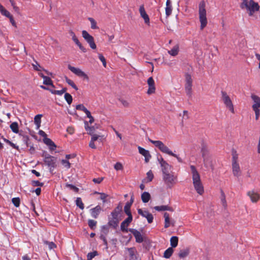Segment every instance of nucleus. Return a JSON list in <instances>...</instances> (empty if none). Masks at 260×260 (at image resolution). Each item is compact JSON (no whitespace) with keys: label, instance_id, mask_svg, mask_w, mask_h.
I'll use <instances>...</instances> for the list:
<instances>
[{"label":"nucleus","instance_id":"f257e3e1","mask_svg":"<svg viewBox=\"0 0 260 260\" xmlns=\"http://www.w3.org/2000/svg\"><path fill=\"white\" fill-rule=\"evenodd\" d=\"M240 7L242 10H246L249 16H252L254 14L259 10L260 6L258 3L254 0H241Z\"/></svg>","mask_w":260,"mask_h":260},{"label":"nucleus","instance_id":"f03ea898","mask_svg":"<svg viewBox=\"0 0 260 260\" xmlns=\"http://www.w3.org/2000/svg\"><path fill=\"white\" fill-rule=\"evenodd\" d=\"M190 168L192 176V183L194 188L198 194L202 195L204 192V189L201 182L200 175L194 166L191 165Z\"/></svg>","mask_w":260,"mask_h":260},{"label":"nucleus","instance_id":"7ed1b4c3","mask_svg":"<svg viewBox=\"0 0 260 260\" xmlns=\"http://www.w3.org/2000/svg\"><path fill=\"white\" fill-rule=\"evenodd\" d=\"M149 141L152 144L154 145L155 147L158 148L159 149V150L162 153L167 154L171 156H173L176 157L179 162H182V159L180 157H179L177 154L174 153L171 150H170V149L167 146H166L161 141H154L151 139H149Z\"/></svg>","mask_w":260,"mask_h":260},{"label":"nucleus","instance_id":"20e7f679","mask_svg":"<svg viewBox=\"0 0 260 260\" xmlns=\"http://www.w3.org/2000/svg\"><path fill=\"white\" fill-rule=\"evenodd\" d=\"M205 1H201L199 6V19L201 23L200 29L203 30L207 24V12Z\"/></svg>","mask_w":260,"mask_h":260},{"label":"nucleus","instance_id":"39448f33","mask_svg":"<svg viewBox=\"0 0 260 260\" xmlns=\"http://www.w3.org/2000/svg\"><path fill=\"white\" fill-rule=\"evenodd\" d=\"M42 156L44 158V162L45 164L49 168V171L52 172L57 166L56 157L51 156L48 154L46 151H44L43 152Z\"/></svg>","mask_w":260,"mask_h":260},{"label":"nucleus","instance_id":"423d86ee","mask_svg":"<svg viewBox=\"0 0 260 260\" xmlns=\"http://www.w3.org/2000/svg\"><path fill=\"white\" fill-rule=\"evenodd\" d=\"M221 100L223 102V104L232 113H235L234 105L233 104L231 99H230L228 93L225 91L222 90L221 91Z\"/></svg>","mask_w":260,"mask_h":260},{"label":"nucleus","instance_id":"0eeeda50","mask_svg":"<svg viewBox=\"0 0 260 260\" xmlns=\"http://www.w3.org/2000/svg\"><path fill=\"white\" fill-rule=\"evenodd\" d=\"M251 98L253 102L252 108L255 113V119L258 120L260 115L259 109L260 108V97L255 94H251Z\"/></svg>","mask_w":260,"mask_h":260},{"label":"nucleus","instance_id":"6e6552de","mask_svg":"<svg viewBox=\"0 0 260 260\" xmlns=\"http://www.w3.org/2000/svg\"><path fill=\"white\" fill-rule=\"evenodd\" d=\"M192 80L189 74H185V90L187 95L191 97L192 95Z\"/></svg>","mask_w":260,"mask_h":260},{"label":"nucleus","instance_id":"1a4fd4ad","mask_svg":"<svg viewBox=\"0 0 260 260\" xmlns=\"http://www.w3.org/2000/svg\"><path fill=\"white\" fill-rule=\"evenodd\" d=\"M82 37L88 43L90 48L92 49H95L96 48V45L94 43L93 37L91 36L86 30H82Z\"/></svg>","mask_w":260,"mask_h":260},{"label":"nucleus","instance_id":"9d476101","mask_svg":"<svg viewBox=\"0 0 260 260\" xmlns=\"http://www.w3.org/2000/svg\"><path fill=\"white\" fill-rule=\"evenodd\" d=\"M163 180L168 187H171L176 183L177 177L168 173L163 175Z\"/></svg>","mask_w":260,"mask_h":260},{"label":"nucleus","instance_id":"9b49d317","mask_svg":"<svg viewBox=\"0 0 260 260\" xmlns=\"http://www.w3.org/2000/svg\"><path fill=\"white\" fill-rule=\"evenodd\" d=\"M68 69L77 76L82 77L84 79H85L87 81L89 80V77L87 75H86L80 69L72 67L70 64L68 65Z\"/></svg>","mask_w":260,"mask_h":260},{"label":"nucleus","instance_id":"f8f14e48","mask_svg":"<svg viewBox=\"0 0 260 260\" xmlns=\"http://www.w3.org/2000/svg\"><path fill=\"white\" fill-rule=\"evenodd\" d=\"M138 213L139 215L146 218L149 223H151L153 222V216L152 214L151 213H149L148 211H146V210L144 211L141 209H138Z\"/></svg>","mask_w":260,"mask_h":260},{"label":"nucleus","instance_id":"ddd939ff","mask_svg":"<svg viewBox=\"0 0 260 260\" xmlns=\"http://www.w3.org/2000/svg\"><path fill=\"white\" fill-rule=\"evenodd\" d=\"M147 84L149 88L147 90L148 94H151L155 92V82L152 77H149L147 80Z\"/></svg>","mask_w":260,"mask_h":260},{"label":"nucleus","instance_id":"4468645a","mask_svg":"<svg viewBox=\"0 0 260 260\" xmlns=\"http://www.w3.org/2000/svg\"><path fill=\"white\" fill-rule=\"evenodd\" d=\"M201 152L202 157H203L204 165L207 167L208 161V150L207 146L205 144H202Z\"/></svg>","mask_w":260,"mask_h":260},{"label":"nucleus","instance_id":"2eb2a0df","mask_svg":"<svg viewBox=\"0 0 260 260\" xmlns=\"http://www.w3.org/2000/svg\"><path fill=\"white\" fill-rule=\"evenodd\" d=\"M129 231L133 234L136 242L141 243L143 241V238L139 231L134 229H130Z\"/></svg>","mask_w":260,"mask_h":260},{"label":"nucleus","instance_id":"dca6fc26","mask_svg":"<svg viewBox=\"0 0 260 260\" xmlns=\"http://www.w3.org/2000/svg\"><path fill=\"white\" fill-rule=\"evenodd\" d=\"M133 220V216H128L121 223L120 229L122 232H127V226Z\"/></svg>","mask_w":260,"mask_h":260},{"label":"nucleus","instance_id":"f3484780","mask_svg":"<svg viewBox=\"0 0 260 260\" xmlns=\"http://www.w3.org/2000/svg\"><path fill=\"white\" fill-rule=\"evenodd\" d=\"M232 173L234 176L239 177L241 175V170L239 163L232 164Z\"/></svg>","mask_w":260,"mask_h":260},{"label":"nucleus","instance_id":"a211bd4d","mask_svg":"<svg viewBox=\"0 0 260 260\" xmlns=\"http://www.w3.org/2000/svg\"><path fill=\"white\" fill-rule=\"evenodd\" d=\"M247 196L250 198L252 203H256L260 199V195L253 190H250L247 192Z\"/></svg>","mask_w":260,"mask_h":260},{"label":"nucleus","instance_id":"6ab92c4d","mask_svg":"<svg viewBox=\"0 0 260 260\" xmlns=\"http://www.w3.org/2000/svg\"><path fill=\"white\" fill-rule=\"evenodd\" d=\"M139 12L141 16L144 19L145 23L147 24H149V17L145 11L144 5H142L140 7Z\"/></svg>","mask_w":260,"mask_h":260},{"label":"nucleus","instance_id":"aec40b11","mask_svg":"<svg viewBox=\"0 0 260 260\" xmlns=\"http://www.w3.org/2000/svg\"><path fill=\"white\" fill-rule=\"evenodd\" d=\"M138 150L139 152L145 157V161L147 163L151 157L149 151L140 146L138 147Z\"/></svg>","mask_w":260,"mask_h":260},{"label":"nucleus","instance_id":"412c9836","mask_svg":"<svg viewBox=\"0 0 260 260\" xmlns=\"http://www.w3.org/2000/svg\"><path fill=\"white\" fill-rule=\"evenodd\" d=\"M128 252L129 260H137V252L135 247L126 248Z\"/></svg>","mask_w":260,"mask_h":260},{"label":"nucleus","instance_id":"4be33fe9","mask_svg":"<svg viewBox=\"0 0 260 260\" xmlns=\"http://www.w3.org/2000/svg\"><path fill=\"white\" fill-rule=\"evenodd\" d=\"M101 211V207L100 205H97L90 210L91 216L94 218H97Z\"/></svg>","mask_w":260,"mask_h":260},{"label":"nucleus","instance_id":"5701e85b","mask_svg":"<svg viewBox=\"0 0 260 260\" xmlns=\"http://www.w3.org/2000/svg\"><path fill=\"white\" fill-rule=\"evenodd\" d=\"M119 223V220L117 218H114V217H109L108 225L109 226H111L113 229H116L118 226V224Z\"/></svg>","mask_w":260,"mask_h":260},{"label":"nucleus","instance_id":"b1692460","mask_svg":"<svg viewBox=\"0 0 260 260\" xmlns=\"http://www.w3.org/2000/svg\"><path fill=\"white\" fill-rule=\"evenodd\" d=\"M43 142L46 145L49 147V149L51 151L54 150L56 149V145L50 139L48 138L47 137L43 139Z\"/></svg>","mask_w":260,"mask_h":260},{"label":"nucleus","instance_id":"393cba45","mask_svg":"<svg viewBox=\"0 0 260 260\" xmlns=\"http://www.w3.org/2000/svg\"><path fill=\"white\" fill-rule=\"evenodd\" d=\"M122 209V206L121 203H119L118 205L114 209V210L111 212V215L114 218H117L119 214L121 212Z\"/></svg>","mask_w":260,"mask_h":260},{"label":"nucleus","instance_id":"a878e982","mask_svg":"<svg viewBox=\"0 0 260 260\" xmlns=\"http://www.w3.org/2000/svg\"><path fill=\"white\" fill-rule=\"evenodd\" d=\"M172 6L171 4L170 0H167L166 2V7L165 9L166 15L167 17L169 16L172 12Z\"/></svg>","mask_w":260,"mask_h":260},{"label":"nucleus","instance_id":"bb28decb","mask_svg":"<svg viewBox=\"0 0 260 260\" xmlns=\"http://www.w3.org/2000/svg\"><path fill=\"white\" fill-rule=\"evenodd\" d=\"M84 127L88 135H92V134H94V132L95 131L94 127L89 126L88 125V122L86 121L84 122Z\"/></svg>","mask_w":260,"mask_h":260},{"label":"nucleus","instance_id":"cd10ccee","mask_svg":"<svg viewBox=\"0 0 260 260\" xmlns=\"http://www.w3.org/2000/svg\"><path fill=\"white\" fill-rule=\"evenodd\" d=\"M179 45L177 44L175 46H174L171 50H169L168 51V52L170 55H171L173 56H175L177 55H178V54L179 53Z\"/></svg>","mask_w":260,"mask_h":260},{"label":"nucleus","instance_id":"c85d7f7f","mask_svg":"<svg viewBox=\"0 0 260 260\" xmlns=\"http://www.w3.org/2000/svg\"><path fill=\"white\" fill-rule=\"evenodd\" d=\"M154 209L158 211H172L171 207L168 206L162 205V206H156L154 207Z\"/></svg>","mask_w":260,"mask_h":260},{"label":"nucleus","instance_id":"c756f323","mask_svg":"<svg viewBox=\"0 0 260 260\" xmlns=\"http://www.w3.org/2000/svg\"><path fill=\"white\" fill-rule=\"evenodd\" d=\"M150 194L148 192H144L141 195V199L143 203H146L149 202L150 199Z\"/></svg>","mask_w":260,"mask_h":260},{"label":"nucleus","instance_id":"7c9ffc66","mask_svg":"<svg viewBox=\"0 0 260 260\" xmlns=\"http://www.w3.org/2000/svg\"><path fill=\"white\" fill-rule=\"evenodd\" d=\"M189 253V250L188 248L180 250L178 256L181 258H183L186 257Z\"/></svg>","mask_w":260,"mask_h":260},{"label":"nucleus","instance_id":"2f4dec72","mask_svg":"<svg viewBox=\"0 0 260 260\" xmlns=\"http://www.w3.org/2000/svg\"><path fill=\"white\" fill-rule=\"evenodd\" d=\"M174 250L172 247H169L166 250L164 253V257L166 258H169L172 255Z\"/></svg>","mask_w":260,"mask_h":260},{"label":"nucleus","instance_id":"473e14b6","mask_svg":"<svg viewBox=\"0 0 260 260\" xmlns=\"http://www.w3.org/2000/svg\"><path fill=\"white\" fill-rule=\"evenodd\" d=\"M170 243L172 248L176 247L178 243V238L176 236L172 237L170 239Z\"/></svg>","mask_w":260,"mask_h":260},{"label":"nucleus","instance_id":"72a5a7b5","mask_svg":"<svg viewBox=\"0 0 260 260\" xmlns=\"http://www.w3.org/2000/svg\"><path fill=\"white\" fill-rule=\"evenodd\" d=\"M161 167L163 175L169 173L171 168V166L167 162L161 165Z\"/></svg>","mask_w":260,"mask_h":260},{"label":"nucleus","instance_id":"f704fd0d","mask_svg":"<svg viewBox=\"0 0 260 260\" xmlns=\"http://www.w3.org/2000/svg\"><path fill=\"white\" fill-rule=\"evenodd\" d=\"M164 217H165V228H168L170 226V215L167 212H165L164 213Z\"/></svg>","mask_w":260,"mask_h":260},{"label":"nucleus","instance_id":"c9c22d12","mask_svg":"<svg viewBox=\"0 0 260 260\" xmlns=\"http://www.w3.org/2000/svg\"><path fill=\"white\" fill-rule=\"evenodd\" d=\"M10 127L12 131L16 134H17L19 132V127L18 123L16 122H12L10 125Z\"/></svg>","mask_w":260,"mask_h":260},{"label":"nucleus","instance_id":"e433bc0d","mask_svg":"<svg viewBox=\"0 0 260 260\" xmlns=\"http://www.w3.org/2000/svg\"><path fill=\"white\" fill-rule=\"evenodd\" d=\"M131 205L129 204H125L124 207V211L128 216H133L131 211Z\"/></svg>","mask_w":260,"mask_h":260},{"label":"nucleus","instance_id":"4c0bfd02","mask_svg":"<svg viewBox=\"0 0 260 260\" xmlns=\"http://www.w3.org/2000/svg\"><path fill=\"white\" fill-rule=\"evenodd\" d=\"M43 84L47 85H51L53 87H54L51 78L47 76L43 77Z\"/></svg>","mask_w":260,"mask_h":260},{"label":"nucleus","instance_id":"58836bf2","mask_svg":"<svg viewBox=\"0 0 260 260\" xmlns=\"http://www.w3.org/2000/svg\"><path fill=\"white\" fill-rule=\"evenodd\" d=\"M51 92L54 94H57L59 95H61L63 93H66L67 88H63L61 90H50Z\"/></svg>","mask_w":260,"mask_h":260},{"label":"nucleus","instance_id":"ea45409f","mask_svg":"<svg viewBox=\"0 0 260 260\" xmlns=\"http://www.w3.org/2000/svg\"><path fill=\"white\" fill-rule=\"evenodd\" d=\"M235 163H239L238 162V154L236 151H233L232 164H235Z\"/></svg>","mask_w":260,"mask_h":260},{"label":"nucleus","instance_id":"a19ab883","mask_svg":"<svg viewBox=\"0 0 260 260\" xmlns=\"http://www.w3.org/2000/svg\"><path fill=\"white\" fill-rule=\"evenodd\" d=\"M88 20L90 21L91 23V28L92 29H95L99 28L98 26L96 25V22L93 18L91 17H89L88 18Z\"/></svg>","mask_w":260,"mask_h":260},{"label":"nucleus","instance_id":"79ce46f5","mask_svg":"<svg viewBox=\"0 0 260 260\" xmlns=\"http://www.w3.org/2000/svg\"><path fill=\"white\" fill-rule=\"evenodd\" d=\"M76 204L80 209L83 210L84 208V204L83 203L81 198H77L76 200Z\"/></svg>","mask_w":260,"mask_h":260},{"label":"nucleus","instance_id":"37998d69","mask_svg":"<svg viewBox=\"0 0 260 260\" xmlns=\"http://www.w3.org/2000/svg\"><path fill=\"white\" fill-rule=\"evenodd\" d=\"M66 82L71 86H72L74 89H75L76 90H78V88L77 86L76 85V84L74 83L73 81L72 80L69 79L68 77H66Z\"/></svg>","mask_w":260,"mask_h":260},{"label":"nucleus","instance_id":"c03bdc74","mask_svg":"<svg viewBox=\"0 0 260 260\" xmlns=\"http://www.w3.org/2000/svg\"><path fill=\"white\" fill-rule=\"evenodd\" d=\"M64 99L69 105H71L73 101L72 95L69 93H65Z\"/></svg>","mask_w":260,"mask_h":260},{"label":"nucleus","instance_id":"a18cd8bd","mask_svg":"<svg viewBox=\"0 0 260 260\" xmlns=\"http://www.w3.org/2000/svg\"><path fill=\"white\" fill-rule=\"evenodd\" d=\"M97 224V221L93 219H89L88 221V224L91 230H94Z\"/></svg>","mask_w":260,"mask_h":260},{"label":"nucleus","instance_id":"49530a36","mask_svg":"<svg viewBox=\"0 0 260 260\" xmlns=\"http://www.w3.org/2000/svg\"><path fill=\"white\" fill-rule=\"evenodd\" d=\"M98 254H99L97 251H94L93 252H89L87 254V260H91L95 256L98 255Z\"/></svg>","mask_w":260,"mask_h":260},{"label":"nucleus","instance_id":"de8ad7c7","mask_svg":"<svg viewBox=\"0 0 260 260\" xmlns=\"http://www.w3.org/2000/svg\"><path fill=\"white\" fill-rule=\"evenodd\" d=\"M0 12L2 15L8 18H9L12 15L10 13L7 11L4 7L0 10Z\"/></svg>","mask_w":260,"mask_h":260},{"label":"nucleus","instance_id":"09e8293b","mask_svg":"<svg viewBox=\"0 0 260 260\" xmlns=\"http://www.w3.org/2000/svg\"><path fill=\"white\" fill-rule=\"evenodd\" d=\"M109 232V226L108 225L102 226L101 230V234L107 235Z\"/></svg>","mask_w":260,"mask_h":260},{"label":"nucleus","instance_id":"8fccbe9b","mask_svg":"<svg viewBox=\"0 0 260 260\" xmlns=\"http://www.w3.org/2000/svg\"><path fill=\"white\" fill-rule=\"evenodd\" d=\"M42 117V115L41 114H38L35 116L34 118V122L36 125H41Z\"/></svg>","mask_w":260,"mask_h":260},{"label":"nucleus","instance_id":"3c124183","mask_svg":"<svg viewBox=\"0 0 260 260\" xmlns=\"http://www.w3.org/2000/svg\"><path fill=\"white\" fill-rule=\"evenodd\" d=\"M12 202L16 207H18L20 205V200L19 198H14L12 199Z\"/></svg>","mask_w":260,"mask_h":260},{"label":"nucleus","instance_id":"603ef678","mask_svg":"<svg viewBox=\"0 0 260 260\" xmlns=\"http://www.w3.org/2000/svg\"><path fill=\"white\" fill-rule=\"evenodd\" d=\"M66 187L69 188L71 190H73L75 192H78L79 189L78 187L75 186V185L71 184H66Z\"/></svg>","mask_w":260,"mask_h":260},{"label":"nucleus","instance_id":"864d4df0","mask_svg":"<svg viewBox=\"0 0 260 260\" xmlns=\"http://www.w3.org/2000/svg\"><path fill=\"white\" fill-rule=\"evenodd\" d=\"M91 136V140L94 142L95 141H97L99 140L100 141H102V136L96 135V134H92Z\"/></svg>","mask_w":260,"mask_h":260},{"label":"nucleus","instance_id":"5fc2aeb1","mask_svg":"<svg viewBox=\"0 0 260 260\" xmlns=\"http://www.w3.org/2000/svg\"><path fill=\"white\" fill-rule=\"evenodd\" d=\"M36 64L32 63V66L35 70L40 71L41 70H43V68L40 66V65L38 63L37 61H35Z\"/></svg>","mask_w":260,"mask_h":260},{"label":"nucleus","instance_id":"6e6d98bb","mask_svg":"<svg viewBox=\"0 0 260 260\" xmlns=\"http://www.w3.org/2000/svg\"><path fill=\"white\" fill-rule=\"evenodd\" d=\"M62 165L67 169H69L71 168V164L70 162L65 159H62L61 161Z\"/></svg>","mask_w":260,"mask_h":260},{"label":"nucleus","instance_id":"4d7b16f0","mask_svg":"<svg viewBox=\"0 0 260 260\" xmlns=\"http://www.w3.org/2000/svg\"><path fill=\"white\" fill-rule=\"evenodd\" d=\"M44 243L48 245L50 249H54L56 247V245L52 242L44 241Z\"/></svg>","mask_w":260,"mask_h":260},{"label":"nucleus","instance_id":"13d9d810","mask_svg":"<svg viewBox=\"0 0 260 260\" xmlns=\"http://www.w3.org/2000/svg\"><path fill=\"white\" fill-rule=\"evenodd\" d=\"M99 58L102 62L104 67H106V60L105 57L103 55V54L99 53Z\"/></svg>","mask_w":260,"mask_h":260},{"label":"nucleus","instance_id":"bf43d9fd","mask_svg":"<svg viewBox=\"0 0 260 260\" xmlns=\"http://www.w3.org/2000/svg\"><path fill=\"white\" fill-rule=\"evenodd\" d=\"M147 178L149 182L151 181L152 180L153 178V174L151 170L147 172Z\"/></svg>","mask_w":260,"mask_h":260},{"label":"nucleus","instance_id":"052dcab7","mask_svg":"<svg viewBox=\"0 0 260 260\" xmlns=\"http://www.w3.org/2000/svg\"><path fill=\"white\" fill-rule=\"evenodd\" d=\"M31 184L34 186H42L44 185V183L42 182H40L39 181H32Z\"/></svg>","mask_w":260,"mask_h":260},{"label":"nucleus","instance_id":"680f3d73","mask_svg":"<svg viewBox=\"0 0 260 260\" xmlns=\"http://www.w3.org/2000/svg\"><path fill=\"white\" fill-rule=\"evenodd\" d=\"M119 101L124 107H128L129 106V103L127 101L124 99H120Z\"/></svg>","mask_w":260,"mask_h":260},{"label":"nucleus","instance_id":"e2e57ef3","mask_svg":"<svg viewBox=\"0 0 260 260\" xmlns=\"http://www.w3.org/2000/svg\"><path fill=\"white\" fill-rule=\"evenodd\" d=\"M76 109L84 112L86 108L83 104H79L76 106Z\"/></svg>","mask_w":260,"mask_h":260},{"label":"nucleus","instance_id":"0e129e2a","mask_svg":"<svg viewBox=\"0 0 260 260\" xmlns=\"http://www.w3.org/2000/svg\"><path fill=\"white\" fill-rule=\"evenodd\" d=\"M114 169L116 170H121L123 169V166L121 163L116 162L114 165Z\"/></svg>","mask_w":260,"mask_h":260},{"label":"nucleus","instance_id":"69168bd1","mask_svg":"<svg viewBox=\"0 0 260 260\" xmlns=\"http://www.w3.org/2000/svg\"><path fill=\"white\" fill-rule=\"evenodd\" d=\"M67 132L70 135L75 133V128L73 126H69L67 128Z\"/></svg>","mask_w":260,"mask_h":260},{"label":"nucleus","instance_id":"338daca9","mask_svg":"<svg viewBox=\"0 0 260 260\" xmlns=\"http://www.w3.org/2000/svg\"><path fill=\"white\" fill-rule=\"evenodd\" d=\"M108 197V195L105 193H100V199L103 201L104 203L106 202V199Z\"/></svg>","mask_w":260,"mask_h":260},{"label":"nucleus","instance_id":"774afa93","mask_svg":"<svg viewBox=\"0 0 260 260\" xmlns=\"http://www.w3.org/2000/svg\"><path fill=\"white\" fill-rule=\"evenodd\" d=\"M103 179H104V178H103V177L93 178L92 179V181L95 183L99 184L103 180Z\"/></svg>","mask_w":260,"mask_h":260}]
</instances>
